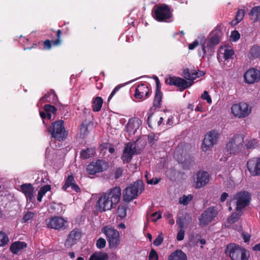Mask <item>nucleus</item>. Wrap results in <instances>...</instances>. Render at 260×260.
Masks as SVG:
<instances>
[{
	"instance_id": "1",
	"label": "nucleus",
	"mask_w": 260,
	"mask_h": 260,
	"mask_svg": "<svg viewBox=\"0 0 260 260\" xmlns=\"http://www.w3.org/2000/svg\"><path fill=\"white\" fill-rule=\"evenodd\" d=\"M205 75V72L204 71L185 68L182 70V76L184 79L175 76L170 77L166 80V83L170 85L178 87L182 90L190 87L193 84V80Z\"/></svg>"
},
{
	"instance_id": "2",
	"label": "nucleus",
	"mask_w": 260,
	"mask_h": 260,
	"mask_svg": "<svg viewBox=\"0 0 260 260\" xmlns=\"http://www.w3.org/2000/svg\"><path fill=\"white\" fill-rule=\"evenodd\" d=\"M121 196V188L119 186L110 189L99 198L96 203V209L103 212L115 208L120 201Z\"/></svg>"
},
{
	"instance_id": "3",
	"label": "nucleus",
	"mask_w": 260,
	"mask_h": 260,
	"mask_svg": "<svg viewBox=\"0 0 260 260\" xmlns=\"http://www.w3.org/2000/svg\"><path fill=\"white\" fill-rule=\"evenodd\" d=\"M244 136L241 134H235L231 138L225 145V149L230 155H238L244 153Z\"/></svg>"
},
{
	"instance_id": "4",
	"label": "nucleus",
	"mask_w": 260,
	"mask_h": 260,
	"mask_svg": "<svg viewBox=\"0 0 260 260\" xmlns=\"http://www.w3.org/2000/svg\"><path fill=\"white\" fill-rule=\"evenodd\" d=\"M102 233L106 236L110 249H116L120 244V236L119 232L110 225L103 226L101 229Z\"/></svg>"
},
{
	"instance_id": "5",
	"label": "nucleus",
	"mask_w": 260,
	"mask_h": 260,
	"mask_svg": "<svg viewBox=\"0 0 260 260\" xmlns=\"http://www.w3.org/2000/svg\"><path fill=\"white\" fill-rule=\"evenodd\" d=\"M153 18L158 22H167L172 16L170 7L166 4L154 5L152 9Z\"/></svg>"
},
{
	"instance_id": "6",
	"label": "nucleus",
	"mask_w": 260,
	"mask_h": 260,
	"mask_svg": "<svg viewBox=\"0 0 260 260\" xmlns=\"http://www.w3.org/2000/svg\"><path fill=\"white\" fill-rule=\"evenodd\" d=\"M48 132L51 135L52 138L58 141L64 140L68 135V132L64 128V121L62 120L52 122L48 127Z\"/></svg>"
},
{
	"instance_id": "7",
	"label": "nucleus",
	"mask_w": 260,
	"mask_h": 260,
	"mask_svg": "<svg viewBox=\"0 0 260 260\" xmlns=\"http://www.w3.org/2000/svg\"><path fill=\"white\" fill-rule=\"evenodd\" d=\"M144 189V186L141 180H138L129 186L127 187L123 192V199L125 202H130L136 199L140 193Z\"/></svg>"
},
{
	"instance_id": "8",
	"label": "nucleus",
	"mask_w": 260,
	"mask_h": 260,
	"mask_svg": "<svg viewBox=\"0 0 260 260\" xmlns=\"http://www.w3.org/2000/svg\"><path fill=\"white\" fill-rule=\"evenodd\" d=\"M251 200V194L247 191H240L233 196L232 200L234 201L236 211H241L249 205Z\"/></svg>"
},
{
	"instance_id": "9",
	"label": "nucleus",
	"mask_w": 260,
	"mask_h": 260,
	"mask_svg": "<svg viewBox=\"0 0 260 260\" xmlns=\"http://www.w3.org/2000/svg\"><path fill=\"white\" fill-rule=\"evenodd\" d=\"M225 253L229 255L232 260H248L249 254L247 255L246 250L235 244L227 246Z\"/></svg>"
},
{
	"instance_id": "10",
	"label": "nucleus",
	"mask_w": 260,
	"mask_h": 260,
	"mask_svg": "<svg viewBox=\"0 0 260 260\" xmlns=\"http://www.w3.org/2000/svg\"><path fill=\"white\" fill-rule=\"evenodd\" d=\"M218 213L216 207H209L201 215L199 218V225L204 227L211 223Z\"/></svg>"
},
{
	"instance_id": "11",
	"label": "nucleus",
	"mask_w": 260,
	"mask_h": 260,
	"mask_svg": "<svg viewBox=\"0 0 260 260\" xmlns=\"http://www.w3.org/2000/svg\"><path fill=\"white\" fill-rule=\"evenodd\" d=\"M109 166L108 163L102 159L92 161L87 166L86 172L89 175H95L107 170Z\"/></svg>"
},
{
	"instance_id": "12",
	"label": "nucleus",
	"mask_w": 260,
	"mask_h": 260,
	"mask_svg": "<svg viewBox=\"0 0 260 260\" xmlns=\"http://www.w3.org/2000/svg\"><path fill=\"white\" fill-rule=\"evenodd\" d=\"M251 111V107L245 102L234 104L231 107L232 114L239 118L247 117Z\"/></svg>"
},
{
	"instance_id": "13",
	"label": "nucleus",
	"mask_w": 260,
	"mask_h": 260,
	"mask_svg": "<svg viewBox=\"0 0 260 260\" xmlns=\"http://www.w3.org/2000/svg\"><path fill=\"white\" fill-rule=\"evenodd\" d=\"M220 134L218 131L213 129L208 132L205 136L202 149L204 151H207L210 148L215 144L219 139Z\"/></svg>"
},
{
	"instance_id": "14",
	"label": "nucleus",
	"mask_w": 260,
	"mask_h": 260,
	"mask_svg": "<svg viewBox=\"0 0 260 260\" xmlns=\"http://www.w3.org/2000/svg\"><path fill=\"white\" fill-rule=\"evenodd\" d=\"M82 232L80 229L75 228L68 234L64 243V246L67 248H70L75 245L80 239Z\"/></svg>"
},
{
	"instance_id": "15",
	"label": "nucleus",
	"mask_w": 260,
	"mask_h": 260,
	"mask_svg": "<svg viewBox=\"0 0 260 260\" xmlns=\"http://www.w3.org/2000/svg\"><path fill=\"white\" fill-rule=\"evenodd\" d=\"M67 220L59 216L50 218L47 222V227L58 231H62L67 229Z\"/></svg>"
},
{
	"instance_id": "16",
	"label": "nucleus",
	"mask_w": 260,
	"mask_h": 260,
	"mask_svg": "<svg viewBox=\"0 0 260 260\" xmlns=\"http://www.w3.org/2000/svg\"><path fill=\"white\" fill-rule=\"evenodd\" d=\"M247 170L251 176L255 177L260 175V157L249 159L246 164Z\"/></svg>"
},
{
	"instance_id": "17",
	"label": "nucleus",
	"mask_w": 260,
	"mask_h": 260,
	"mask_svg": "<svg viewBox=\"0 0 260 260\" xmlns=\"http://www.w3.org/2000/svg\"><path fill=\"white\" fill-rule=\"evenodd\" d=\"M136 146L133 143H127L125 146L121 156V159L124 164L129 163L131 161L133 155L136 154Z\"/></svg>"
},
{
	"instance_id": "18",
	"label": "nucleus",
	"mask_w": 260,
	"mask_h": 260,
	"mask_svg": "<svg viewBox=\"0 0 260 260\" xmlns=\"http://www.w3.org/2000/svg\"><path fill=\"white\" fill-rule=\"evenodd\" d=\"M244 79L245 83L249 84L258 82L260 80V71L254 68L249 69L245 73Z\"/></svg>"
},
{
	"instance_id": "19",
	"label": "nucleus",
	"mask_w": 260,
	"mask_h": 260,
	"mask_svg": "<svg viewBox=\"0 0 260 260\" xmlns=\"http://www.w3.org/2000/svg\"><path fill=\"white\" fill-rule=\"evenodd\" d=\"M150 89L144 83L139 84L135 90L134 96L137 99L144 100L149 96Z\"/></svg>"
},
{
	"instance_id": "20",
	"label": "nucleus",
	"mask_w": 260,
	"mask_h": 260,
	"mask_svg": "<svg viewBox=\"0 0 260 260\" xmlns=\"http://www.w3.org/2000/svg\"><path fill=\"white\" fill-rule=\"evenodd\" d=\"M142 123V121L137 117L130 118L126 125V132L129 135H135L137 129L141 126Z\"/></svg>"
},
{
	"instance_id": "21",
	"label": "nucleus",
	"mask_w": 260,
	"mask_h": 260,
	"mask_svg": "<svg viewBox=\"0 0 260 260\" xmlns=\"http://www.w3.org/2000/svg\"><path fill=\"white\" fill-rule=\"evenodd\" d=\"M220 42V38L217 35H214L207 42L206 45H202V50L203 54L205 55L206 51L212 53L214 51L215 47L219 44Z\"/></svg>"
},
{
	"instance_id": "22",
	"label": "nucleus",
	"mask_w": 260,
	"mask_h": 260,
	"mask_svg": "<svg viewBox=\"0 0 260 260\" xmlns=\"http://www.w3.org/2000/svg\"><path fill=\"white\" fill-rule=\"evenodd\" d=\"M209 181V175L208 173L204 171H199L197 173V181L196 187L201 188L205 186Z\"/></svg>"
},
{
	"instance_id": "23",
	"label": "nucleus",
	"mask_w": 260,
	"mask_h": 260,
	"mask_svg": "<svg viewBox=\"0 0 260 260\" xmlns=\"http://www.w3.org/2000/svg\"><path fill=\"white\" fill-rule=\"evenodd\" d=\"M70 187L77 193L81 192V188L76 183L75 177L73 175H70L68 176L65 180V183L61 188L63 190L67 191V189Z\"/></svg>"
},
{
	"instance_id": "24",
	"label": "nucleus",
	"mask_w": 260,
	"mask_h": 260,
	"mask_svg": "<svg viewBox=\"0 0 260 260\" xmlns=\"http://www.w3.org/2000/svg\"><path fill=\"white\" fill-rule=\"evenodd\" d=\"M21 189L22 192L25 194L27 200L31 202L34 198V188L32 185L30 183L23 184L21 185Z\"/></svg>"
},
{
	"instance_id": "25",
	"label": "nucleus",
	"mask_w": 260,
	"mask_h": 260,
	"mask_svg": "<svg viewBox=\"0 0 260 260\" xmlns=\"http://www.w3.org/2000/svg\"><path fill=\"white\" fill-rule=\"evenodd\" d=\"M176 158L178 159V162L181 164L183 169L184 170H189L195 165L194 157L189 155H186L183 160H179L178 158Z\"/></svg>"
},
{
	"instance_id": "26",
	"label": "nucleus",
	"mask_w": 260,
	"mask_h": 260,
	"mask_svg": "<svg viewBox=\"0 0 260 260\" xmlns=\"http://www.w3.org/2000/svg\"><path fill=\"white\" fill-rule=\"evenodd\" d=\"M27 247V244L24 242L16 241L13 242L10 246L11 251L15 254H17L20 250Z\"/></svg>"
},
{
	"instance_id": "27",
	"label": "nucleus",
	"mask_w": 260,
	"mask_h": 260,
	"mask_svg": "<svg viewBox=\"0 0 260 260\" xmlns=\"http://www.w3.org/2000/svg\"><path fill=\"white\" fill-rule=\"evenodd\" d=\"M168 260H187V257L181 250H176L169 256Z\"/></svg>"
},
{
	"instance_id": "28",
	"label": "nucleus",
	"mask_w": 260,
	"mask_h": 260,
	"mask_svg": "<svg viewBox=\"0 0 260 260\" xmlns=\"http://www.w3.org/2000/svg\"><path fill=\"white\" fill-rule=\"evenodd\" d=\"M160 89H155V96L153 102V107L154 109L159 108L161 106L163 93Z\"/></svg>"
},
{
	"instance_id": "29",
	"label": "nucleus",
	"mask_w": 260,
	"mask_h": 260,
	"mask_svg": "<svg viewBox=\"0 0 260 260\" xmlns=\"http://www.w3.org/2000/svg\"><path fill=\"white\" fill-rule=\"evenodd\" d=\"M103 104V100L101 97L96 96L92 102V109L94 112H99L101 110Z\"/></svg>"
},
{
	"instance_id": "30",
	"label": "nucleus",
	"mask_w": 260,
	"mask_h": 260,
	"mask_svg": "<svg viewBox=\"0 0 260 260\" xmlns=\"http://www.w3.org/2000/svg\"><path fill=\"white\" fill-rule=\"evenodd\" d=\"M95 153V150L93 148H87L82 149L80 152V157L83 159H86L93 156Z\"/></svg>"
},
{
	"instance_id": "31",
	"label": "nucleus",
	"mask_w": 260,
	"mask_h": 260,
	"mask_svg": "<svg viewBox=\"0 0 260 260\" xmlns=\"http://www.w3.org/2000/svg\"><path fill=\"white\" fill-rule=\"evenodd\" d=\"M249 17L250 19L253 21V22L257 21L259 18L260 19V6H255L251 9L249 13Z\"/></svg>"
},
{
	"instance_id": "32",
	"label": "nucleus",
	"mask_w": 260,
	"mask_h": 260,
	"mask_svg": "<svg viewBox=\"0 0 260 260\" xmlns=\"http://www.w3.org/2000/svg\"><path fill=\"white\" fill-rule=\"evenodd\" d=\"M108 255L107 253L95 252L91 255L89 260H107Z\"/></svg>"
},
{
	"instance_id": "33",
	"label": "nucleus",
	"mask_w": 260,
	"mask_h": 260,
	"mask_svg": "<svg viewBox=\"0 0 260 260\" xmlns=\"http://www.w3.org/2000/svg\"><path fill=\"white\" fill-rule=\"evenodd\" d=\"M258 145V142L256 139H250L246 140L244 146L247 149L252 150L256 148Z\"/></svg>"
},
{
	"instance_id": "34",
	"label": "nucleus",
	"mask_w": 260,
	"mask_h": 260,
	"mask_svg": "<svg viewBox=\"0 0 260 260\" xmlns=\"http://www.w3.org/2000/svg\"><path fill=\"white\" fill-rule=\"evenodd\" d=\"M89 134V130L87 124L82 123L80 126V135L83 139L86 137Z\"/></svg>"
},
{
	"instance_id": "35",
	"label": "nucleus",
	"mask_w": 260,
	"mask_h": 260,
	"mask_svg": "<svg viewBox=\"0 0 260 260\" xmlns=\"http://www.w3.org/2000/svg\"><path fill=\"white\" fill-rule=\"evenodd\" d=\"M249 53L253 58L260 57V47L257 45H254L250 49Z\"/></svg>"
},
{
	"instance_id": "36",
	"label": "nucleus",
	"mask_w": 260,
	"mask_h": 260,
	"mask_svg": "<svg viewBox=\"0 0 260 260\" xmlns=\"http://www.w3.org/2000/svg\"><path fill=\"white\" fill-rule=\"evenodd\" d=\"M244 12L242 10H238L235 16V20L231 22L232 25H236L243 18Z\"/></svg>"
},
{
	"instance_id": "37",
	"label": "nucleus",
	"mask_w": 260,
	"mask_h": 260,
	"mask_svg": "<svg viewBox=\"0 0 260 260\" xmlns=\"http://www.w3.org/2000/svg\"><path fill=\"white\" fill-rule=\"evenodd\" d=\"M127 207L125 205H120L117 209V213L118 216L121 218H124L126 216Z\"/></svg>"
},
{
	"instance_id": "38",
	"label": "nucleus",
	"mask_w": 260,
	"mask_h": 260,
	"mask_svg": "<svg viewBox=\"0 0 260 260\" xmlns=\"http://www.w3.org/2000/svg\"><path fill=\"white\" fill-rule=\"evenodd\" d=\"M242 211H235L233 213L229 218V221L232 223H235L237 222L242 214Z\"/></svg>"
},
{
	"instance_id": "39",
	"label": "nucleus",
	"mask_w": 260,
	"mask_h": 260,
	"mask_svg": "<svg viewBox=\"0 0 260 260\" xmlns=\"http://www.w3.org/2000/svg\"><path fill=\"white\" fill-rule=\"evenodd\" d=\"M9 242L8 236L3 232H0V247L4 246Z\"/></svg>"
},
{
	"instance_id": "40",
	"label": "nucleus",
	"mask_w": 260,
	"mask_h": 260,
	"mask_svg": "<svg viewBox=\"0 0 260 260\" xmlns=\"http://www.w3.org/2000/svg\"><path fill=\"white\" fill-rule=\"evenodd\" d=\"M62 35V31L60 29H58L56 31V39L54 41H52V44L53 46H57L60 45L62 43V40L61 39V36Z\"/></svg>"
},
{
	"instance_id": "41",
	"label": "nucleus",
	"mask_w": 260,
	"mask_h": 260,
	"mask_svg": "<svg viewBox=\"0 0 260 260\" xmlns=\"http://www.w3.org/2000/svg\"><path fill=\"white\" fill-rule=\"evenodd\" d=\"M44 110L46 112L52 114H55L57 111V109L55 107L50 104L45 105L44 107Z\"/></svg>"
},
{
	"instance_id": "42",
	"label": "nucleus",
	"mask_w": 260,
	"mask_h": 260,
	"mask_svg": "<svg viewBox=\"0 0 260 260\" xmlns=\"http://www.w3.org/2000/svg\"><path fill=\"white\" fill-rule=\"evenodd\" d=\"M192 196L191 194L188 196L184 195L180 200L179 202L180 204L184 205H187L189 202L192 199Z\"/></svg>"
},
{
	"instance_id": "43",
	"label": "nucleus",
	"mask_w": 260,
	"mask_h": 260,
	"mask_svg": "<svg viewBox=\"0 0 260 260\" xmlns=\"http://www.w3.org/2000/svg\"><path fill=\"white\" fill-rule=\"evenodd\" d=\"M50 96H52L53 97V102H54V101H56L57 100V96L56 93H55L54 91L52 89L50 90V92H49L48 93L45 94L44 96L42 97L41 100H44V99H46L48 98H49Z\"/></svg>"
},
{
	"instance_id": "44",
	"label": "nucleus",
	"mask_w": 260,
	"mask_h": 260,
	"mask_svg": "<svg viewBox=\"0 0 260 260\" xmlns=\"http://www.w3.org/2000/svg\"><path fill=\"white\" fill-rule=\"evenodd\" d=\"M106 244V241L105 239L100 238L98 239L96 242V246L99 249H102L104 248Z\"/></svg>"
},
{
	"instance_id": "45",
	"label": "nucleus",
	"mask_w": 260,
	"mask_h": 260,
	"mask_svg": "<svg viewBox=\"0 0 260 260\" xmlns=\"http://www.w3.org/2000/svg\"><path fill=\"white\" fill-rule=\"evenodd\" d=\"M234 54V52L232 49H226L223 53V58L225 60H228L231 58Z\"/></svg>"
},
{
	"instance_id": "46",
	"label": "nucleus",
	"mask_w": 260,
	"mask_h": 260,
	"mask_svg": "<svg viewBox=\"0 0 260 260\" xmlns=\"http://www.w3.org/2000/svg\"><path fill=\"white\" fill-rule=\"evenodd\" d=\"M164 237L162 233L159 234L153 241V244L156 246H158L162 243Z\"/></svg>"
},
{
	"instance_id": "47",
	"label": "nucleus",
	"mask_w": 260,
	"mask_h": 260,
	"mask_svg": "<svg viewBox=\"0 0 260 260\" xmlns=\"http://www.w3.org/2000/svg\"><path fill=\"white\" fill-rule=\"evenodd\" d=\"M149 260H158V255L156 251L153 249H151L150 251L149 256H148Z\"/></svg>"
},
{
	"instance_id": "48",
	"label": "nucleus",
	"mask_w": 260,
	"mask_h": 260,
	"mask_svg": "<svg viewBox=\"0 0 260 260\" xmlns=\"http://www.w3.org/2000/svg\"><path fill=\"white\" fill-rule=\"evenodd\" d=\"M185 218L182 217H178L176 219V223L178 226L179 229H184Z\"/></svg>"
},
{
	"instance_id": "49",
	"label": "nucleus",
	"mask_w": 260,
	"mask_h": 260,
	"mask_svg": "<svg viewBox=\"0 0 260 260\" xmlns=\"http://www.w3.org/2000/svg\"><path fill=\"white\" fill-rule=\"evenodd\" d=\"M51 189L50 185H45L42 186L38 191V193L44 196L45 193Z\"/></svg>"
},
{
	"instance_id": "50",
	"label": "nucleus",
	"mask_w": 260,
	"mask_h": 260,
	"mask_svg": "<svg viewBox=\"0 0 260 260\" xmlns=\"http://www.w3.org/2000/svg\"><path fill=\"white\" fill-rule=\"evenodd\" d=\"M240 35L238 31L235 30L231 32V39L232 41L236 42L240 39Z\"/></svg>"
},
{
	"instance_id": "51",
	"label": "nucleus",
	"mask_w": 260,
	"mask_h": 260,
	"mask_svg": "<svg viewBox=\"0 0 260 260\" xmlns=\"http://www.w3.org/2000/svg\"><path fill=\"white\" fill-rule=\"evenodd\" d=\"M34 214L33 212L28 211L23 217L22 220L23 222H28L29 220H31L33 218Z\"/></svg>"
},
{
	"instance_id": "52",
	"label": "nucleus",
	"mask_w": 260,
	"mask_h": 260,
	"mask_svg": "<svg viewBox=\"0 0 260 260\" xmlns=\"http://www.w3.org/2000/svg\"><path fill=\"white\" fill-rule=\"evenodd\" d=\"M201 98L206 100L209 104H211L212 103V99L207 91L205 90L204 91L203 93L201 95Z\"/></svg>"
},
{
	"instance_id": "53",
	"label": "nucleus",
	"mask_w": 260,
	"mask_h": 260,
	"mask_svg": "<svg viewBox=\"0 0 260 260\" xmlns=\"http://www.w3.org/2000/svg\"><path fill=\"white\" fill-rule=\"evenodd\" d=\"M123 86L122 85H117L114 89L112 90V92L111 93L110 95H109L108 99V102H109L110 100L112 98V97L116 94V93Z\"/></svg>"
},
{
	"instance_id": "54",
	"label": "nucleus",
	"mask_w": 260,
	"mask_h": 260,
	"mask_svg": "<svg viewBox=\"0 0 260 260\" xmlns=\"http://www.w3.org/2000/svg\"><path fill=\"white\" fill-rule=\"evenodd\" d=\"M123 86L122 85H117L114 89L112 90V92L111 93L110 95H109L108 99V102H109L110 100L112 98V97L116 94V93Z\"/></svg>"
},
{
	"instance_id": "55",
	"label": "nucleus",
	"mask_w": 260,
	"mask_h": 260,
	"mask_svg": "<svg viewBox=\"0 0 260 260\" xmlns=\"http://www.w3.org/2000/svg\"><path fill=\"white\" fill-rule=\"evenodd\" d=\"M123 171L124 169L122 167L118 168L115 172L114 178L115 179H117L121 177L123 174Z\"/></svg>"
},
{
	"instance_id": "56",
	"label": "nucleus",
	"mask_w": 260,
	"mask_h": 260,
	"mask_svg": "<svg viewBox=\"0 0 260 260\" xmlns=\"http://www.w3.org/2000/svg\"><path fill=\"white\" fill-rule=\"evenodd\" d=\"M185 234L184 229H179L178 231L176 239L178 241H182L183 240Z\"/></svg>"
},
{
	"instance_id": "57",
	"label": "nucleus",
	"mask_w": 260,
	"mask_h": 260,
	"mask_svg": "<svg viewBox=\"0 0 260 260\" xmlns=\"http://www.w3.org/2000/svg\"><path fill=\"white\" fill-rule=\"evenodd\" d=\"M52 41L47 39L43 42V49L44 50H50L52 45Z\"/></svg>"
},
{
	"instance_id": "58",
	"label": "nucleus",
	"mask_w": 260,
	"mask_h": 260,
	"mask_svg": "<svg viewBox=\"0 0 260 260\" xmlns=\"http://www.w3.org/2000/svg\"><path fill=\"white\" fill-rule=\"evenodd\" d=\"M160 181V178H153L151 179L147 180V183L149 184H156Z\"/></svg>"
},
{
	"instance_id": "59",
	"label": "nucleus",
	"mask_w": 260,
	"mask_h": 260,
	"mask_svg": "<svg viewBox=\"0 0 260 260\" xmlns=\"http://www.w3.org/2000/svg\"><path fill=\"white\" fill-rule=\"evenodd\" d=\"M151 216L152 217H156V218L155 219H153L154 220V221H156L157 220L160 219L161 218V213H158L157 212H155L154 213H153L152 214H151Z\"/></svg>"
},
{
	"instance_id": "60",
	"label": "nucleus",
	"mask_w": 260,
	"mask_h": 260,
	"mask_svg": "<svg viewBox=\"0 0 260 260\" xmlns=\"http://www.w3.org/2000/svg\"><path fill=\"white\" fill-rule=\"evenodd\" d=\"M199 45V42L197 40L194 41L192 43L190 44L188 46L189 50L194 49Z\"/></svg>"
},
{
	"instance_id": "61",
	"label": "nucleus",
	"mask_w": 260,
	"mask_h": 260,
	"mask_svg": "<svg viewBox=\"0 0 260 260\" xmlns=\"http://www.w3.org/2000/svg\"><path fill=\"white\" fill-rule=\"evenodd\" d=\"M229 193H226V192H223L221 195V197H220V201L221 202H224L226 199L227 198L229 197Z\"/></svg>"
},
{
	"instance_id": "62",
	"label": "nucleus",
	"mask_w": 260,
	"mask_h": 260,
	"mask_svg": "<svg viewBox=\"0 0 260 260\" xmlns=\"http://www.w3.org/2000/svg\"><path fill=\"white\" fill-rule=\"evenodd\" d=\"M242 237H243V238L244 239V241L245 242H248L249 241L250 239V235L249 234H246L245 233H243L242 234Z\"/></svg>"
},
{
	"instance_id": "63",
	"label": "nucleus",
	"mask_w": 260,
	"mask_h": 260,
	"mask_svg": "<svg viewBox=\"0 0 260 260\" xmlns=\"http://www.w3.org/2000/svg\"><path fill=\"white\" fill-rule=\"evenodd\" d=\"M154 79L156 82V89H161V84L157 76H154Z\"/></svg>"
},
{
	"instance_id": "64",
	"label": "nucleus",
	"mask_w": 260,
	"mask_h": 260,
	"mask_svg": "<svg viewBox=\"0 0 260 260\" xmlns=\"http://www.w3.org/2000/svg\"><path fill=\"white\" fill-rule=\"evenodd\" d=\"M155 136L153 133L150 134L148 136V142L149 143H152L155 140Z\"/></svg>"
}]
</instances>
